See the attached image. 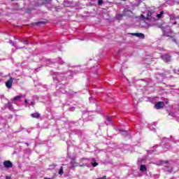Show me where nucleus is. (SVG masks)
<instances>
[{"label":"nucleus","mask_w":179,"mask_h":179,"mask_svg":"<svg viewBox=\"0 0 179 179\" xmlns=\"http://www.w3.org/2000/svg\"><path fill=\"white\" fill-rule=\"evenodd\" d=\"M140 19L142 20L140 22V26L144 29H148V27H149V24L146 22V20L147 22H156V17H155L150 10H147L144 14H141Z\"/></svg>","instance_id":"obj_1"},{"label":"nucleus","mask_w":179,"mask_h":179,"mask_svg":"<svg viewBox=\"0 0 179 179\" xmlns=\"http://www.w3.org/2000/svg\"><path fill=\"white\" fill-rule=\"evenodd\" d=\"M50 75H53V80L57 82H61V80H66V77L61 73H56L54 71H50Z\"/></svg>","instance_id":"obj_2"},{"label":"nucleus","mask_w":179,"mask_h":179,"mask_svg":"<svg viewBox=\"0 0 179 179\" xmlns=\"http://www.w3.org/2000/svg\"><path fill=\"white\" fill-rule=\"evenodd\" d=\"M162 31H163L164 36H166V37H171V36H174L173 31L171 29H170L169 28L163 29Z\"/></svg>","instance_id":"obj_3"},{"label":"nucleus","mask_w":179,"mask_h":179,"mask_svg":"<svg viewBox=\"0 0 179 179\" xmlns=\"http://www.w3.org/2000/svg\"><path fill=\"white\" fill-rule=\"evenodd\" d=\"M13 84V78L10 77L9 80L6 82V86L8 89H12V85Z\"/></svg>","instance_id":"obj_4"},{"label":"nucleus","mask_w":179,"mask_h":179,"mask_svg":"<svg viewBox=\"0 0 179 179\" xmlns=\"http://www.w3.org/2000/svg\"><path fill=\"white\" fill-rule=\"evenodd\" d=\"M119 132L120 135H122V136H124V138H131V136L127 131L120 129L119 130Z\"/></svg>","instance_id":"obj_5"},{"label":"nucleus","mask_w":179,"mask_h":179,"mask_svg":"<svg viewBox=\"0 0 179 179\" xmlns=\"http://www.w3.org/2000/svg\"><path fill=\"white\" fill-rule=\"evenodd\" d=\"M3 166L6 169H12L13 167V164L10 161H4Z\"/></svg>","instance_id":"obj_6"},{"label":"nucleus","mask_w":179,"mask_h":179,"mask_svg":"<svg viewBox=\"0 0 179 179\" xmlns=\"http://www.w3.org/2000/svg\"><path fill=\"white\" fill-rule=\"evenodd\" d=\"M162 59L165 62H170V61H171V56H170V55H164L162 56Z\"/></svg>","instance_id":"obj_7"},{"label":"nucleus","mask_w":179,"mask_h":179,"mask_svg":"<svg viewBox=\"0 0 179 179\" xmlns=\"http://www.w3.org/2000/svg\"><path fill=\"white\" fill-rule=\"evenodd\" d=\"M51 0H38L37 6H40L41 5H45V3H50Z\"/></svg>","instance_id":"obj_8"},{"label":"nucleus","mask_w":179,"mask_h":179,"mask_svg":"<svg viewBox=\"0 0 179 179\" xmlns=\"http://www.w3.org/2000/svg\"><path fill=\"white\" fill-rule=\"evenodd\" d=\"M164 107V102H157L155 106V108H157V110H160V108H163Z\"/></svg>","instance_id":"obj_9"},{"label":"nucleus","mask_w":179,"mask_h":179,"mask_svg":"<svg viewBox=\"0 0 179 179\" xmlns=\"http://www.w3.org/2000/svg\"><path fill=\"white\" fill-rule=\"evenodd\" d=\"M23 97V94H20L18 96H15L13 99V101L16 104L17 101H20V100Z\"/></svg>","instance_id":"obj_10"},{"label":"nucleus","mask_w":179,"mask_h":179,"mask_svg":"<svg viewBox=\"0 0 179 179\" xmlns=\"http://www.w3.org/2000/svg\"><path fill=\"white\" fill-rule=\"evenodd\" d=\"M5 107L6 108H8V110H13V105L12 104V102L8 101L7 103H6Z\"/></svg>","instance_id":"obj_11"},{"label":"nucleus","mask_w":179,"mask_h":179,"mask_svg":"<svg viewBox=\"0 0 179 179\" xmlns=\"http://www.w3.org/2000/svg\"><path fill=\"white\" fill-rule=\"evenodd\" d=\"M105 124L106 125H111L113 124V119L110 117H107Z\"/></svg>","instance_id":"obj_12"},{"label":"nucleus","mask_w":179,"mask_h":179,"mask_svg":"<svg viewBox=\"0 0 179 179\" xmlns=\"http://www.w3.org/2000/svg\"><path fill=\"white\" fill-rule=\"evenodd\" d=\"M133 36H136V37H138L139 38H145V34L142 33H134L132 34Z\"/></svg>","instance_id":"obj_13"},{"label":"nucleus","mask_w":179,"mask_h":179,"mask_svg":"<svg viewBox=\"0 0 179 179\" xmlns=\"http://www.w3.org/2000/svg\"><path fill=\"white\" fill-rule=\"evenodd\" d=\"M31 117L32 118H36V119H38L40 118V117H41V115L38 113H31Z\"/></svg>","instance_id":"obj_14"},{"label":"nucleus","mask_w":179,"mask_h":179,"mask_svg":"<svg viewBox=\"0 0 179 179\" xmlns=\"http://www.w3.org/2000/svg\"><path fill=\"white\" fill-rule=\"evenodd\" d=\"M146 170H147L146 166L141 165V166H140V171L144 172V171H146Z\"/></svg>","instance_id":"obj_15"},{"label":"nucleus","mask_w":179,"mask_h":179,"mask_svg":"<svg viewBox=\"0 0 179 179\" xmlns=\"http://www.w3.org/2000/svg\"><path fill=\"white\" fill-rule=\"evenodd\" d=\"M165 170L168 171V173H172L173 172V168H170L169 166H166Z\"/></svg>","instance_id":"obj_16"},{"label":"nucleus","mask_w":179,"mask_h":179,"mask_svg":"<svg viewBox=\"0 0 179 179\" xmlns=\"http://www.w3.org/2000/svg\"><path fill=\"white\" fill-rule=\"evenodd\" d=\"M36 26H40V24H45V21H40L36 23H35Z\"/></svg>","instance_id":"obj_17"},{"label":"nucleus","mask_w":179,"mask_h":179,"mask_svg":"<svg viewBox=\"0 0 179 179\" xmlns=\"http://www.w3.org/2000/svg\"><path fill=\"white\" fill-rule=\"evenodd\" d=\"M164 15V12L162 11L159 14H157L156 15V17H157L158 19H160V17H162V16Z\"/></svg>","instance_id":"obj_18"},{"label":"nucleus","mask_w":179,"mask_h":179,"mask_svg":"<svg viewBox=\"0 0 179 179\" xmlns=\"http://www.w3.org/2000/svg\"><path fill=\"white\" fill-rule=\"evenodd\" d=\"M59 174L60 176H62V174H64V167L61 166L59 171Z\"/></svg>","instance_id":"obj_19"},{"label":"nucleus","mask_w":179,"mask_h":179,"mask_svg":"<svg viewBox=\"0 0 179 179\" xmlns=\"http://www.w3.org/2000/svg\"><path fill=\"white\" fill-rule=\"evenodd\" d=\"M36 104V101L32 100L31 102H29L28 106H34Z\"/></svg>","instance_id":"obj_20"},{"label":"nucleus","mask_w":179,"mask_h":179,"mask_svg":"<svg viewBox=\"0 0 179 179\" xmlns=\"http://www.w3.org/2000/svg\"><path fill=\"white\" fill-rule=\"evenodd\" d=\"M10 44H12L14 47H16L17 48H20V47L17 48V45H16V43H15L13 41H10Z\"/></svg>","instance_id":"obj_21"},{"label":"nucleus","mask_w":179,"mask_h":179,"mask_svg":"<svg viewBox=\"0 0 179 179\" xmlns=\"http://www.w3.org/2000/svg\"><path fill=\"white\" fill-rule=\"evenodd\" d=\"M22 43H23V44H29V40H27V38H25L23 41H21Z\"/></svg>","instance_id":"obj_22"},{"label":"nucleus","mask_w":179,"mask_h":179,"mask_svg":"<svg viewBox=\"0 0 179 179\" xmlns=\"http://www.w3.org/2000/svg\"><path fill=\"white\" fill-rule=\"evenodd\" d=\"M59 64H60L61 65H64V64H65V62H63L62 59L59 58V61H58Z\"/></svg>","instance_id":"obj_23"},{"label":"nucleus","mask_w":179,"mask_h":179,"mask_svg":"<svg viewBox=\"0 0 179 179\" xmlns=\"http://www.w3.org/2000/svg\"><path fill=\"white\" fill-rule=\"evenodd\" d=\"M92 167H96V166H99V164L97 162L92 163Z\"/></svg>","instance_id":"obj_24"},{"label":"nucleus","mask_w":179,"mask_h":179,"mask_svg":"<svg viewBox=\"0 0 179 179\" xmlns=\"http://www.w3.org/2000/svg\"><path fill=\"white\" fill-rule=\"evenodd\" d=\"M98 5H100V6L103 5V0H99Z\"/></svg>","instance_id":"obj_25"},{"label":"nucleus","mask_w":179,"mask_h":179,"mask_svg":"<svg viewBox=\"0 0 179 179\" xmlns=\"http://www.w3.org/2000/svg\"><path fill=\"white\" fill-rule=\"evenodd\" d=\"M94 98L90 97V103H94Z\"/></svg>","instance_id":"obj_26"},{"label":"nucleus","mask_w":179,"mask_h":179,"mask_svg":"<svg viewBox=\"0 0 179 179\" xmlns=\"http://www.w3.org/2000/svg\"><path fill=\"white\" fill-rule=\"evenodd\" d=\"M24 103L27 105V106H29V101L27 99H25L24 100Z\"/></svg>","instance_id":"obj_27"},{"label":"nucleus","mask_w":179,"mask_h":179,"mask_svg":"<svg viewBox=\"0 0 179 179\" xmlns=\"http://www.w3.org/2000/svg\"><path fill=\"white\" fill-rule=\"evenodd\" d=\"M150 131H152L153 132H156V129L152 127V128H150Z\"/></svg>","instance_id":"obj_28"},{"label":"nucleus","mask_w":179,"mask_h":179,"mask_svg":"<svg viewBox=\"0 0 179 179\" xmlns=\"http://www.w3.org/2000/svg\"><path fill=\"white\" fill-rule=\"evenodd\" d=\"M159 76H162V78H164V73H158Z\"/></svg>","instance_id":"obj_29"},{"label":"nucleus","mask_w":179,"mask_h":179,"mask_svg":"<svg viewBox=\"0 0 179 179\" xmlns=\"http://www.w3.org/2000/svg\"><path fill=\"white\" fill-rule=\"evenodd\" d=\"M70 111H75V107L70 108Z\"/></svg>","instance_id":"obj_30"},{"label":"nucleus","mask_w":179,"mask_h":179,"mask_svg":"<svg viewBox=\"0 0 179 179\" xmlns=\"http://www.w3.org/2000/svg\"><path fill=\"white\" fill-rule=\"evenodd\" d=\"M72 165L73 166V167H76V166H78V164H76V162H74L72 164Z\"/></svg>","instance_id":"obj_31"},{"label":"nucleus","mask_w":179,"mask_h":179,"mask_svg":"<svg viewBox=\"0 0 179 179\" xmlns=\"http://www.w3.org/2000/svg\"><path fill=\"white\" fill-rule=\"evenodd\" d=\"M162 141H165V142H167V141H169V138H164Z\"/></svg>","instance_id":"obj_32"},{"label":"nucleus","mask_w":179,"mask_h":179,"mask_svg":"<svg viewBox=\"0 0 179 179\" xmlns=\"http://www.w3.org/2000/svg\"><path fill=\"white\" fill-rule=\"evenodd\" d=\"M169 115H171V117H174V113H169Z\"/></svg>","instance_id":"obj_33"},{"label":"nucleus","mask_w":179,"mask_h":179,"mask_svg":"<svg viewBox=\"0 0 179 179\" xmlns=\"http://www.w3.org/2000/svg\"><path fill=\"white\" fill-rule=\"evenodd\" d=\"M176 73H177V75H179V70H176Z\"/></svg>","instance_id":"obj_34"},{"label":"nucleus","mask_w":179,"mask_h":179,"mask_svg":"<svg viewBox=\"0 0 179 179\" xmlns=\"http://www.w3.org/2000/svg\"><path fill=\"white\" fill-rule=\"evenodd\" d=\"M6 179H10V176H6Z\"/></svg>","instance_id":"obj_35"},{"label":"nucleus","mask_w":179,"mask_h":179,"mask_svg":"<svg viewBox=\"0 0 179 179\" xmlns=\"http://www.w3.org/2000/svg\"><path fill=\"white\" fill-rule=\"evenodd\" d=\"M92 160H93L94 162H96V159H94V158H93Z\"/></svg>","instance_id":"obj_36"},{"label":"nucleus","mask_w":179,"mask_h":179,"mask_svg":"<svg viewBox=\"0 0 179 179\" xmlns=\"http://www.w3.org/2000/svg\"><path fill=\"white\" fill-rule=\"evenodd\" d=\"M159 145H155V148H157Z\"/></svg>","instance_id":"obj_37"},{"label":"nucleus","mask_w":179,"mask_h":179,"mask_svg":"<svg viewBox=\"0 0 179 179\" xmlns=\"http://www.w3.org/2000/svg\"><path fill=\"white\" fill-rule=\"evenodd\" d=\"M53 166H54V167H56V166H57V165H55V164H53Z\"/></svg>","instance_id":"obj_38"},{"label":"nucleus","mask_w":179,"mask_h":179,"mask_svg":"<svg viewBox=\"0 0 179 179\" xmlns=\"http://www.w3.org/2000/svg\"><path fill=\"white\" fill-rule=\"evenodd\" d=\"M177 24V22H174V23H173V24Z\"/></svg>","instance_id":"obj_39"},{"label":"nucleus","mask_w":179,"mask_h":179,"mask_svg":"<svg viewBox=\"0 0 179 179\" xmlns=\"http://www.w3.org/2000/svg\"><path fill=\"white\" fill-rule=\"evenodd\" d=\"M26 145H27L29 146V143H26Z\"/></svg>","instance_id":"obj_40"},{"label":"nucleus","mask_w":179,"mask_h":179,"mask_svg":"<svg viewBox=\"0 0 179 179\" xmlns=\"http://www.w3.org/2000/svg\"><path fill=\"white\" fill-rule=\"evenodd\" d=\"M176 18H177V19H179V17H177Z\"/></svg>","instance_id":"obj_41"},{"label":"nucleus","mask_w":179,"mask_h":179,"mask_svg":"<svg viewBox=\"0 0 179 179\" xmlns=\"http://www.w3.org/2000/svg\"><path fill=\"white\" fill-rule=\"evenodd\" d=\"M137 163L139 164V161H138Z\"/></svg>","instance_id":"obj_42"},{"label":"nucleus","mask_w":179,"mask_h":179,"mask_svg":"<svg viewBox=\"0 0 179 179\" xmlns=\"http://www.w3.org/2000/svg\"><path fill=\"white\" fill-rule=\"evenodd\" d=\"M45 179H50V178H45Z\"/></svg>","instance_id":"obj_43"},{"label":"nucleus","mask_w":179,"mask_h":179,"mask_svg":"<svg viewBox=\"0 0 179 179\" xmlns=\"http://www.w3.org/2000/svg\"><path fill=\"white\" fill-rule=\"evenodd\" d=\"M122 1H127V0H122Z\"/></svg>","instance_id":"obj_44"},{"label":"nucleus","mask_w":179,"mask_h":179,"mask_svg":"<svg viewBox=\"0 0 179 179\" xmlns=\"http://www.w3.org/2000/svg\"><path fill=\"white\" fill-rule=\"evenodd\" d=\"M11 1H15V0H11Z\"/></svg>","instance_id":"obj_45"}]
</instances>
